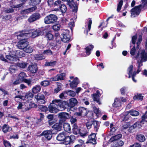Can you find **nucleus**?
Wrapping results in <instances>:
<instances>
[{"instance_id": "nucleus-1", "label": "nucleus", "mask_w": 147, "mask_h": 147, "mask_svg": "<svg viewBox=\"0 0 147 147\" xmlns=\"http://www.w3.org/2000/svg\"><path fill=\"white\" fill-rule=\"evenodd\" d=\"M21 3L16 5H13V8H18L22 7L23 5L26 4L28 0H19ZM41 0H30L29 2V5L34 8L35 11L37 9L36 6L39 5L41 2Z\"/></svg>"}, {"instance_id": "nucleus-2", "label": "nucleus", "mask_w": 147, "mask_h": 147, "mask_svg": "<svg viewBox=\"0 0 147 147\" xmlns=\"http://www.w3.org/2000/svg\"><path fill=\"white\" fill-rule=\"evenodd\" d=\"M47 2L48 6L50 7L54 8V10L55 11L59 8L60 5L63 3L61 0H48Z\"/></svg>"}, {"instance_id": "nucleus-3", "label": "nucleus", "mask_w": 147, "mask_h": 147, "mask_svg": "<svg viewBox=\"0 0 147 147\" xmlns=\"http://www.w3.org/2000/svg\"><path fill=\"white\" fill-rule=\"evenodd\" d=\"M57 17L56 15L50 14L45 18L44 22L46 24H53L57 22Z\"/></svg>"}, {"instance_id": "nucleus-4", "label": "nucleus", "mask_w": 147, "mask_h": 147, "mask_svg": "<svg viewBox=\"0 0 147 147\" xmlns=\"http://www.w3.org/2000/svg\"><path fill=\"white\" fill-rule=\"evenodd\" d=\"M43 29L38 28L36 29H30L26 30L28 34L32 33L31 36L33 38H35L40 35H43Z\"/></svg>"}, {"instance_id": "nucleus-5", "label": "nucleus", "mask_w": 147, "mask_h": 147, "mask_svg": "<svg viewBox=\"0 0 147 147\" xmlns=\"http://www.w3.org/2000/svg\"><path fill=\"white\" fill-rule=\"evenodd\" d=\"M133 66L132 65H131L127 68V71L128 74V78H130L131 77L132 78L133 81L135 82H137V80L135 79V77L136 76L137 74H138V69L136 71H134L132 73V71L133 70Z\"/></svg>"}, {"instance_id": "nucleus-6", "label": "nucleus", "mask_w": 147, "mask_h": 147, "mask_svg": "<svg viewBox=\"0 0 147 147\" xmlns=\"http://www.w3.org/2000/svg\"><path fill=\"white\" fill-rule=\"evenodd\" d=\"M59 121L63 124V123L70 117V114L65 112H62L58 114Z\"/></svg>"}, {"instance_id": "nucleus-7", "label": "nucleus", "mask_w": 147, "mask_h": 147, "mask_svg": "<svg viewBox=\"0 0 147 147\" xmlns=\"http://www.w3.org/2000/svg\"><path fill=\"white\" fill-rule=\"evenodd\" d=\"M62 41L64 43H68L70 41L71 36L69 35V31L68 30L63 32L61 35Z\"/></svg>"}, {"instance_id": "nucleus-8", "label": "nucleus", "mask_w": 147, "mask_h": 147, "mask_svg": "<svg viewBox=\"0 0 147 147\" xmlns=\"http://www.w3.org/2000/svg\"><path fill=\"white\" fill-rule=\"evenodd\" d=\"M87 109L82 107H78L77 112L75 113L74 115L78 117H84L86 115Z\"/></svg>"}, {"instance_id": "nucleus-9", "label": "nucleus", "mask_w": 147, "mask_h": 147, "mask_svg": "<svg viewBox=\"0 0 147 147\" xmlns=\"http://www.w3.org/2000/svg\"><path fill=\"white\" fill-rule=\"evenodd\" d=\"M37 102L40 104H45L47 102V99L45 95L41 93H38L34 96Z\"/></svg>"}, {"instance_id": "nucleus-10", "label": "nucleus", "mask_w": 147, "mask_h": 147, "mask_svg": "<svg viewBox=\"0 0 147 147\" xmlns=\"http://www.w3.org/2000/svg\"><path fill=\"white\" fill-rule=\"evenodd\" d=\"M53 102L57 103L58 108H63V109L68 108V102L67 101L62 100L55 99L53 100Z\"/></svg>"}, {"instance_id": "nucleus-11", "label": "nucleus", "mask_w": 147, "mask_h": 147, "mask_svg": "<svg viewBox=\"0 0 147 147\" xmlns=\"http://www.w3.org/2000/svg\"><path fill=\"white\" fill-rule=\"evenodd\" d=\"M53 101V100L48 106V111L51 113H55L58 112L59 109L57 108L58 107L57 103Z\"/></svg>"}, {"instance_id": "nucleus-12", "label": "nucleus", "mask_w": 147, "mask_h": 147, "mask_svg": "<svg viewBox=\"0 0 147 147\" xmlns=\"http://www.w3.org/2000/svg\"><path fill=\"white\" fill-rule=\"evenodd\" d=\"M45 33V37L47 41H51L54 39V36L52 33V32L49 30L48 28H44L43 29V35Z\"/></svg>"}, {"instance_id": "nucleus-13", "label": "nucleus", "mask_w": 147, "mask_h": 147, "mask_svg": "<svg viewBox=\"0 0 147 147\" xmlns=\"http://www.w3.org/2000/svg\"><path fill=\"white\" fill-rule=\"evenodd\" d=\"M17 50H11L9 52V54L6 55V58L11 61H14L15 58H16Z\"/></svg>"}, {"instance_id": "nucleus-14", "label": "nucleus", "mask_w": 147, "mask_h": 147, "mask_svg": "<svg viewBox=\"0 0 147 147\" xmlns=\"http://www.w3.org/2000/svg\"><path fill=\"white\" fill-rule=\"evenodd\" d=\"M40 18V14L37 12H35L32 14L29 17L28 19V21L31 23L39 19Z\"/></svg>"}, {"instance_id": "nucleus-15", "label": "nucleus", "mask_w": 147, "mask_h": 147, "mask_svg": "<svg viewBox=\"0 0 147 147\" xmlns=\"http://www.w3.org/2000/svg\"><path fill=\"white\" fill-rule=\"evenodd\" d=\"M47 123L49 126H51L55 123L56 120L54 118V115L49 114L46 116Z\"/></svg>"}, {"instance_id": "nucleus-16", "label": "nucleus", "mask_w": 147, "mask_h": 147, "mask_svg": "<svg viewBox=\"0 0 147 147\" xmlns=\"http://www.w3.org/2000/svg\"><path fill=\"white\" fill-rule=\"evenodd\" d=\"M29 42L28 41V39H24V40H21L19 41L17 46L18 48L21 49H23L25 48L29 45Z\"/></svg>"}, {"instance_id": "nucleus-17", "label": "nucleus", "mask_w": 147, "mask_h": 147, "mask_svg": "<svg viewBox=\"0 0 147 147\" xmlns=\"http://www.w3.org/2000/svg\"><path fill=\"white\" fill-rule=\"evenodd\" d=\"M142 3L138 5V15L141 11L147 9V0H141Z\"/></svg>"}, {"instance_id": "nucleus-18", "label": "nucleus", "mask_w": 147, "mask_h": 147, "mask_svg": "<svg viewBox=\"0 0 147 147\" xmlns=\"http://www.w3.org/2000/svg\"><path fill=\"white\" fill-rule=\"evenodd\" d=\"M78 103V101L76 98H70L69 100V102H68V108L70 109L72 108L77 105Z\"/></svg>"}, {"instance_id": "nucleus-19", "label": "nucleus", "mask_w": 147, "mask_h": 147, "mask_svg": "<svg viewBox=\"0 0 147 147\" xmlns=\"http://www.w3.org/2000/svg\"><path fill=\"white\" fill-rule=\"evenodd\" d=\"M100 93L99 90L96 91V93H94L92 95V97L94 101L96 102L99 105L101 104L100 100Z\"/></svg>"}, {"instance_id": "nucleus-20", "label": "nucleus", "mask_w": 147, "mask_h": 147, "mask_svg": "<svg viewBox=\"0 0 147 147\" xmlns=\"http://www.w3.org/2000/svg\"><path fill=\"white\" fill-rule=\"evenodd\" d=\"M96 134L92 133L88 136V140L86 142V143H92L93 145H96V139H95Z\"/></svg>"}, {"instance_id": "nucleus-21", "label": "nucleus", "mask_w": 147, "mask_h": 147, "mask_svg": "<svg viewBox=\"0 0 147 147\" xmlns=\"http://www.w3.org/2000/svg\"><path fill=\"white\" fill-rule=\"evenodd\" d=\"M28 34V33L26 32V30L22 31L17 35V38L19 40V41L24 40V39H28L27 38H26V37L27 35Z\"/></svg>"}, {"instance_id": "nucleus-22", "label": "nucleus", "mask_w": 147, "mask_h": 147, "mask_svg": "<svg viewBox=\"0 0 147 147\" xmlns=\"http://www.w3.org/2000/svg\"><path fill=\"white\" fill-rule=\"evenodd\" d=\"M52 131L51 130H45L43 131L41 134V135L44 136L48 140H50L52 136Z\"/></svg>"}, {"instance_id": "nucleus-23", "label": "nucleus", "mask_w": 147, "mask_h": 147, "mask_svg": "<svg viewBox=\"0 0 147 147\" xmlns=\"http://www.w3.org/2000/svg\"><path fill=\"white\" fill-rule=\"evenodd\" d=\"M74 137V136H66L63 142V143L66 145L70 144L71 143H73L74 142V140H72L71 137Z\"/></svg>"}, {"instance_id": "nucleus-24", "label": "nucleus", "mask_w": 147, "mask_h": 147, "mask_svg": "<svg viewBox=\"0 0 147 147\" xmlns=\"http://www.w3.org/2000/svg\"><path fill=\"white\" fill-rule=\"evenodd\" d=\"M28 69L30 73L34 74L37 71V65H30L28 66Z\"/></svg>"}, {"instance_id": "nucleus-25", "label": "nucleus", "mask_w": 147, "mask_h": 147, "mask_svg": "<svg viewBox=\"0 0 147 147\" xmlns=\"http://www.w3.org/2000/svg\"><path fill=\"white\" fill-rule=\"evenodd\" d=\"M79 83V80L78 78L75 77L69 84L70 88L72 89L76 87Z\"/></svg>"}, {"instance_id": "nucleus-26", "label": "nucleus", "mask_w": 147, "mask_h": 147, "mask_svg": "<svg viewBox=\"0 0 147 147\" xmlns=\"http://www.w3.org/2000/svg\"><path fill=\"white\" fill-rule=\"evenodd\" d=\"M12 130V128L7 124H4L2 126V131L5 134L8 132H10Z\"/></svg>"}, {"instance_id": "nucleus-27", "label": "nucleus", "mask_w": 147, "mask_h": 147, "mask_svg": "<svg viewBox=\"0 0 147 147\" xmlns=\"http://www.w3.org/2000/svg\"><path fill=\"white\" fill-rule=\"evenodd\" d=\"M71 6H69L70 8L72 9V12L74 13H76L77 12L78 4L76 2H74L71 3Z\"/></svg>"}, {"instance_id": "nucleus-28", "label": "nucleus", "mask_w": 147, "mask_h": 147, "mask_svg": "<svg viewBox=\"0 0 147 147\" xmlns=\"http://www.w3.org/2000/svg\"><path fill=\"white\" fill-rule=\"evenodd\" d=\"M63 124L59 121V123H56L54 124V125L52 126V127L57 131H60L61 129Z\"/></svg>"}, {"instance_id": "nucleus-29", "label": "nucleus", "mask_w": 147, "mask_h": 147, "mask_svg": "<svg viewBox=\"0 0 147 147\" xmlns=\"http://www.w3.org/2000/svg\"><path fill=\"white\" fill-rule=\"evenodd\" d=\"M35 11L34 7H31L25 9H24L21 11L20 14L21 15H24L28 14L32 12Z\"/></svg>"}, {"instance_id": "nucleus-30", "label": "nucleus", "mask_w": 147, "mask_h": 147, "mask_svg": "<svg viewBox=\"0 0 147 147\" xmlns=\"http://www.w3.org/2000/svg\"><path fill=\"white\" fill-rule=\"evenodd\" d=\"M41 90V87L39 85L37 84L33 86L32 89V92L36 94L39 92Z\"/></svg>"}, {"instance_id": "nucleus-31", "label": "nucleus", "mask_w": 147, "mask_h": 147, "mask_svg": "<svg viewBox=\"0 0 147 147\" xmlns=\"http://www.w3.org/2000/svg\"><path fill=\"white\" fill-rule=\"evenodd\" d=\"M122 136V135L121 134H119L113 136L109 140V142L111 143L114 142L115 141L120 140Z\"/></svg>"}, {"instance_id": "nucleus-32", "label": "nucleus", "mask_w": 147, "mask_h": 147, "mask_svg": "<svg viewBox=\"0 0 147 147\" xmlns=\"http://www.w3.org/2000/svg\"><path fill=\"white\" fill-rule=\"evenodd\" d=\"M72 127V130L73 133L75 135L78 134L80 132V129L77 125L76 123L71 125Z\"/></svg>"}, {"instance_id": "nucleus-33", "label": "nucleus", "mask_w": 147, "mask_h": 147, "mask_svg": "<svg viewBox=\"0 0 147 147\" xmlns=\"http://www.w3.org/2000/svg\"><path fill=\"white\" fill-rule=\"evenodd\" d=\"M131 16L132 17H135L138 15V5L132 8L130 10Z\"/></svg>"}, {"instance_id": "nucleus-34", "label": "nucleus", "mask_w": 147, "mask_h": 147, "mask_svg": "<svg viewBox=\"0 0 147 147\" xmlns=\"http://www.w3.org/2000/svg\"><path fill=\"white\" fill-rule=\"evenodd\" d=\"M147 114V111H146L141 117L142 120L138 122V128H140L142 127V125L144 124L145 121V117H146V115Z\"/></svg>"}, {"instance_id": "nucleus-35", "label": "nucleus", "mask_w": 147, "mask_h": 147, "mask_svg": "<svg viewBox=\"0 0 147 147\" xmlns=\"http://www.w3.org/2000/svg\"><path fill=\"white\" fill-rule=\"evenodd\" d=\"M37 105L35 103L32 102H30L29 105V106L25 108L23 110V112H26L27 111H29L32 108H36L37 107Z\"/></svg>"}, {"instance_id": "nucleus-36", "label": "nucleus", "mask_w": 147, "mask_h": 147, "mask_svg": "<svg viewBox=\"0 0 147 147\" xmlns=\"http://www.w3.org/2000/svg\"><path fill=\"white\" fill-rule=\"evenodd\" d=\"M38 109L39 111L46 113L48 111V107H47L45 105H38Z\"/></svg>"}, {"instance_id": "nucleus-37", "label": "nucleus", "mask_w": 147, "mask_h": 147, "mask_svg": "<svg viewBox=\"0 0 147 147\" xmlns=\"http://www.w3.org/2000/svg\"><path fill=\"white\" fill-rule=\"evenodd\" d=\"M94 47L91 44L86 47L85 48L86 50V53L87 55H90L91 53V51H92Z\"/></svg>"}, {"instance_id": "nucleus-38", "label": "nucleus", "mask_w": 147, "mask_h": 147, "mask_svg": "<svg viewBox=\"0 0 147 147\" xmlns=\"http://www.w3.org/2000/svg\"><path fill=\"white\" fill-rule=\"evenodd\" d=\"M124 144V142L121 140H117L113 142L112 144L113 146L114 147H119L121 146Z\"/></svg>"}, {"instance_id": "nucleus-39", "label": "nucleus", "mask_w": 147, "mask_h": 147, "mask_svg": "<svg viewBox=\"0 0 147 147\" xmlns=\"http://www.w3.org/2000/svg\"><path fill=\"white\" fill-rule=\"evenodd\" d=\"M141 61L145 62L147 61V53L144 50H142L141 53Z\"/></svg>"}, {"instance_id": "nucleus-40", "label": "nucleus", "mask_w": 147, "mask_h": 147, "mask_svg": "<svg viewBox=\"0 0 147 147\" xmlns=\"http://www.w3.org/2000/svg\"><path fill=\"white\" fill-rule=\"evenodd\" d=\"M66 136L65 133H60L57 136L56 139L57 140L59 141H63L64 140Z\"/></svg>"}, {"instance_id": "nucleus-41", "label": "nucleus", "mask_w": 147, "mask_h": 147, "mask_svg": "<svg viewBox=\"0 0 147 147\" xmlns=\"http://www.w3.org/2000/svg\"><path fill=\"white\" fill-rule=\"evenodd\" d=\"M27 77L26 74L24 72H21L19 74L18 78L23 82Z\"/></svg>"}, {"instance_id": "nucleus-42", "label": "nucleus", "mask_w": 147, "mask_h": 147, "mask_svg": "<svg viewBox=\"0 0 147 147\" xmlns=\"http://www.w3.org/2000/svg\"><path fill=\"white\" fill-rule=\"evenodd\" d=\"M121 103L120 102V100L119 99L116 98L114 100V102L113 104V107L115 108L121 106Z\"/></svg>"}, {"instance_id": "nucleus-43", "label": "nucleus", "mask_w": 147, "mask_h": 147, "mask_svg": "<svg viewBox=\"0 0 147 147\" xmlns=\"http://www.w3.org/2000/svg\"><path fill=\"white\" fill-rule=\"evenodd\" d=\"M34 94L30 91H29L26 92L25 95L24 97H25V99H30L33 98L34 96Z\"/></svg>"}, {"instance_id": "nucleus-44", "label": "nucleus", "mask_w": 147, "mask_h": 147, "mask_svg": "<svg viewBox=\"0 0 147 147\" xmlns=\"http://www.w3.org/2000/svg\"><path fill=\"white\" fill-rule=\"evenodd\" d=\"M60 8H58L57 10H60L61 11L62 13H65L67 11V8L66 5L63 3V4L60 5Z\"/></svg>"}, {"instance_id": "nucleus-45", "label": "nucleus", "mask_w": 147, "mask_h": 147, "mask_svg": "<svg viewBox=\"0 0 147 147\" xmlns=\"http://www.w3.org/2000/svg\"><path fill=\"white\" fill-rule=\"evenodd\" d=\"M63 128L64 130L66 131H71V127L70 125L68 123H65V122L63 124Z\"/></svg>"}, {"instance_id": "nucleus-46", "label": "nucleus", "mask_w": 147, "mask_h": 147, "mask_svg": "<svg viewBox=\"0 0 147 147\" xmlns=\"http://www.w3.org/2000/svg\"><path fill=\"white\" fill-rule=\"evenodd\" d=\"M88 133V132L85 129L82 128V129H80L78 134H80V136L84 137L86 136Z\"/></svg>"}, {"instance_id": "nucleus-47", "label": "nucleus", "mask_w": 147, "mask_h": 147, "mask_svg": "<svg viewBox=\"0 0 147 147\" xmlns=\"http://www.w3.org/2000/svg\"><path fill=\"white\" fill-rule=\"evenodd\" d=\"M79 144L75 145L74 147H85V143L84 141L82 140H78Z\"/></svg>"}, {"instance_id": "nucleus-48", "label": "nucleus", "mask_w": 147, "mask_h": 147, "mask_svg": "<svg viewBox=\"0 0 147 147\" xmlns=\"http://www.w3.org/2000/svg\"><path fill=\"white\" fill-rule=\"evenodd\" d=\"M24 51H21L20 50H17V55L16 58H20L22 57H24L25 54L24 52Z\"/></svg>"}, {"instance_id": "nucleus-49", "label": "nucleus", "mask_w": 147, "mask_h": 147, "mask_svg": "<svg viewBox=\"0 0 147 147\" xmlns=\"http://www.w3.org/2000/svg\"><path fill=\"white\" fill-rule=\"evenodd\" d=\"M23 50L26 53H32L33 51L32 48L29 45H28V46L23 49Z\"/></svg>"}, {"instance_id": "nucleus-50", "label": "nucleus", "mask_w": 147, "mask_h": 147, "mask_svg": "<svg viewBox=\"0 0 147 147\" xmlns=\"http://www.w3.org/2000/svg\"><path fill=\"white\" fill-rule=\"evenodd\" d=\"M50 81L44 80L40 82V85L43 87H47L51 83Z\"/></svg>"}, {"instance_id": "nucleus-51", "label": "nucleus", "mask_w": 147, "mask_h": 147, "mask_svg": "<svg viewBox=\"0 0 147 147\" xmlns=\"http://www.w3.org/2000/svg\"><path fill=\"white\" fill-rule=\"evenodd\" d=\"M69 119H70V121L71 123V125L76 123L77 121L76 117L75 116H71V115Z\"/></svg>"}, {"instance_id": "nucleus-52", "label": "nucleus", "mask_w": 147, "mask_h": 147, "mask_svg": "<svg viewBox=\"0 0 147 147\" xmlns=\"http://www.w3.org/2000/svg\"><path fill=\"white\" fill-rule=\"evenodd\" d=\"M56 61L52 60L50 62H46L45 65L47 66L54 67L56 65Z\"/></svg>"}, {"instance_id": "nucleus-53", "label": "nucleus", "mask_w": 147, "mask_h": 147, "mask_svg": "<svg viewBox=\"0 0 147 147\" xmlns=\"http://www.w3.org/2000/svg\"><path fill=\"white\" fill-rule=\"evenodd\" d=\"M35 59L37 60H40L45 59L44 56L43 54H38L35 55Z\"/></svg>"}, {"instance_id": "nucleus-54", "label": "nucleus", "mask_w": 147, "mask_h": 147, "mask_svg": "<svg viewBox=\"0 0 147 147\" xmlns=\"http://www.w3.org/2000/svg\"><path fill=\"white\" fill-rule=\"evenodd\" d=\"M26 83L27 85L29 86L30 87L34 83V82H32L30 79H26L23 82Z\"/></svg>"}, {"instance_id": "nucleus-55", "label": "nucleus", "mask_w": 147, "mask_h": 147, "mask_svg": "<svg viewBox=\"0 0 147 147\" xmlns=\"http://www.w3.org/2000/svg\"><path fill=\"white\" fill-rule=\"evenodd\" d=\"M98 121L96 120L93 121V125L94 127L96 132H97L99 127V125H98Z\"/></svg>"}, {"instance_id": "nucleus-56", "label": "nucleus", "mask_w": 147, "mask_h": 147, "mask_svg": "<svg viewBox=\"0 0 147 147\" xmlns=\"http://www.w3.org/2000/svg\"><path fill=\"white\" fill-rule=\"evenodd\" d=\"M3 144L5 147H11V146L10 143L7 140H3Z\"/></svg>"}, {"instance_id": "nucleus-57", "label": "nucleus", "mask_w": 147, "mask_h": 147, "mask_svg": "<svg viewBox=\"0 0 147 147\" xmlns=\"http://www.w3.org/2000/svg\"><path fill=\"white\" fill-rule=\"evenodd\" d=\"M40 118L39 119H38L37 120V121L36 122V123L37 124H39L40 123V122H41V121L43 120L44 118V114L41 113H39Z\"/></svg>"}, {"instance_id": "nucleus-58", "label": "nucleus", "mask_w": 147, "mask_h": 147, "mask_svg": "<svg viewBox=\"0 0 147 147\" xmlns=\"http://www.w3.org/2000/svg\"><path fill=\"white\" fill-rule=\"evenodd\" d=\"M60 25L59 24H56L52 26V29L54 31L57 32L60 30Z\"/></svg>"}, {"instance_id": "nucleus-59", "label": "nucleus", "mask_w": 147, "mask_h": 147, "mask_svg": "<svg viewBox=\"0 0 147 147\" xmlns=\"http://www.w3.org/2000/svg\"><path fill=\"white\" fill-rule=\"evenodd\" d=\"M123 1L122 0H121L118 4L117 8V11L119 12L120 11L121 9L122 6L123 5Z\"/></svg>"}, {"instance_id": "nucleus-60", "label": "nucleus", "mask_w": 147, "mask_h": 147, "mask_svg": "<svg viewBox=\"0 0 147 147\" xmlns=\"http://www.w3.org/2000/svg\"><path fill=\"white\" fill-rule=\"evenodd\" d=\"M66 75V74L64 73H63L60 74H58L57 75L59 80H64L65 77V76Z\"/></svg>"}, {"instance_id": "nucleus-61", "label": "nucleus", "mask_w": 147, "mask_h": 147, "mask_svg": "<svg viewBox=\"0 0 147 147\" xmlns=\"http://www.w3.org/2000/svg\"><path fill=\"white\" fill-rule=\"evenodd\" d=\"M120 91L122 95H124L125 92L127 91V88L126 87L124 86L120 89Z\"/></svg>"}, {"instance_id": "nucleus-62", "label": "nucleus", "mask_w": 147, "mask_h": 147, "mask_svg": "<svg viewBox=\"0 0 147 147\" xmlns=\"http://www.w3.org/2000/svg\"><path fill=\"white\" fill-rule=\"evenodd\" d=\"M145 140V138L143 135L138 134V141L141 142H143Z\"/></svg>"}, {"instance_id": "nucleus-63", "label": "nucleus", "mask_w": 147, "mask_h": 147, "mask_svg": "<svg viewBox=\"0 0 147 147\" xmlns=\"http://www.w3.org/2000/svg\"><path fill=\"white\" fill-rule=\"evenodd\" d=\"M87 114L86 115L87 117L91 118L93 117V113L92 111H88L87 110Z\"/></svg>"}, {"instance_id": "nucleus-64", "label": "nucleus", "mask_w": 147, "mask_h": 147, "mask_svg": "<svg viewBox=\"0 0 147 147\" xmlns=\"http://www.w3.org/2000/svg\"><path fill=\"white\" fill-rule=\"evenodd\" d=\"M138 124V121L136 122L134 124L131 126L128 129V130L130 133L132 132L131 130L134 129L135 128L137 127V125Z\"/></svg>"}]
</instances>
